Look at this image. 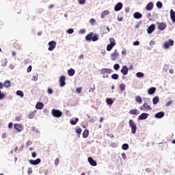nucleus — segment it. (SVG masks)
<instances>
[{"label": "nucleus", "mask_w": 175, "mask_h": 175, "mask_svg": "<svg viewBox=\"0 0 175 175\" xmlns=\"http://www.w3.org/2000/svg\"><path fill=\"white\" fill-rule=\"evenodd\" d=\"M40 162H42V159H40V158H38L36 160H32V159L29 160V163H30V165H33V166H36L37 165H39Z\"/></svg>", "instance_id": "nucleus-5"}, {"label": "nucleus", "mask_w": 175, "mask_h": 175, "mask_svg": "<svg viewBox=\"0 0 175 175\" xmlns=\"http://www.w3.org/2000/svg\"><path fill=\"white\" fill-rule=\"evenodd\" d=\"M44 107V104L43 103L38 102L36 105V109L37 110H42Z\"/></svg>", "instance_id": "nucleus-16"}, {"label": "nucleus", "mask_w": 175, "mask_h": 175, "mask_svg": "<svg viewBox=\"0 0 175 175\" xmlns=\"http://www.w3.org/2000/svg\"><path fill=\"white\" fill-rule=\"evenodd\" d=\"M129 148V144H123L122 145V150H124V151H126Z\"/></svg>", "instance_id": "nucleus-32"}, {"label": "nucleus", "mask_w": 175, "mask_h": 175, "mask_svg": "<svg viewBox=\"0 0 175 175\" xmlns=\"http://www.w3.org/2000/svg\"><path fill=\"white\" fill-rule=\"evenodd\" d=\"M8 128H9L10 129H12V128H13V123L10 122V123L8 124Z\"/></svg>", "instance_id": "nucleus-61"}, {"label": "nucleus", "mask_w": 175, "mask_h": 175, "mask_svg": "<svg viewBox=\"0 0 175 175\" xmlns=\"http://www.w3.org/2000/svg\"><path fill=\"white\" fill-rule=\"evenodd\" d=\"M109 42H110L109 44H111V45H112L113 46H116V40H114L113 38H111L109 39Z\"/></svg>", "instance_id": "nucleus-36"}, {"label": "nucleus", "mask_w": 175, "mask_h": 175, "mask_svg": "<svg viewBox=\"0 0 175 175\" xmlns=\"http://www.w3.org/2000/svg\"><path fill=\"white\" fill-rule=\"evenodd\" d=\"M75 132L78 135V137H79L80 135H81V132H83V130L81 129V128L79 127L77 129H75Z\"/></svg>", "instance_id": "nucleus-30"}, {"label": "nucleus", "mask_w": 175, "mask_h": 175, "mask_svg": "<svg viewBox=\"0 0 175 175\" xmlns=\"http://www.w3.org/2000/svg\"><path fill=\"white\" fill-rule=\"evenodd\" d=\"M111 77L113 80H118L120 76L118 75V74H113Z\"/></svg>", "instance_id": "nucleus-37"}, {"label": "nucleus", "mask_w": 175, "mask_h": 175, "mask_svg": "<svg viewBox=\"0 0 175 175\" xmlns=\"http://www.w3.org/2000/svg\"><path fill=\"white\" fill-rule=\"evenodd\" d=\"M113 69H114L115 70H118V69H120V64H115L113 65Z\"/></svg>", "instance_id": "nucleus-43"}, {"label": "nucleus", "mask_w": 175, "mask_h": 175, "mask_svg": "<svg viewBox=\"0 0 175 175\" xmlns=\"http://www.w3.org/2000/svg\"><path fill=\"white\" fill-rule=\"evenodd\" d=\"M88 161L89 162L90 165H91V166H96L97 165L96 161L94 160L92 157H89L88 158Z\"/></svg>", "instance_id": "nucleus-11"}, {"label": "nucleus", "mask_w": 175, "mask_h": 175, "mask_svg": "<svg viewBox=\"0 0 175 175\" xmlns=\"http://www.w3.org/2000/svg\"><path fill=\"white\" fill-rule=\"evenodd\" d=\"M117 57H118V52L117 51V49H116L114 52L111 54V59L112 61H116Z\"/></svg>", "instance_id": "nucleus-14"}, {"label": "nucleus", "mask_w": 175, "mask_h": 175, "mask_svg": "<svg viewBox=\"0 0 175 175\" xmlns=\"http://www.w3.org/2000/svg\"><path fill=\"white\" fill-rule=\"evenodd\" d=\"M133 17L136 19L142 18V17H143V14L139 12H137L133 14Z\"/></svg>", "instance_id": "nucleus-23"}, {"label": "nucleus", "mask_w": 175, "mask_h": 175, "mask_svg": "<svg viewBox=\"0 0 175 175\" xmlns=\"http://www.w3.org/2000/svg\"><path fill=\"white\" fill-rule=\"evenodd\" d=\"M122 159H126V154L125 153H122Z\"/></svg>", "instance_id": "nucleus-59"}, {"label": "nucleus", "mask_w": 175, "mask_h": 175, "mask_svg": "<svg viewBox=\"0 0 175 175\" xmlns=\"http://www.w3.org/2000/svg\"><path fill=\"white\" fill-rule=\"evenodd\" d=\"M55 166H58V165H59V158H57L55 160Z\"/></svg>", "instance_id": "nucleus-47"}, {"label": "nucleus", "mask_w": 175, "mask_h": 175, "mask_svg": "<svg viewBox=\"0 0 175 175\" xmlns=\"http://www.w3.org/2000/svg\"><path fill=\"white\" fill-rule=\"evenodd\" d=\"M101 73L103 75L105 73H107L108 75H110L111 73H113V70L110 68H103L101 69Z\"/></svg>", "instance_id": "nucleus-18"}, {"label": "nucleus", "mask_w": 175, "mask_h": 175, "mask_svg": "<svg viewBox=\"0 0 175 175\" xmlns=\"http://www.w3.org/2000/svg\"><path fill=\"white\" fill-rule=\"evenodd\" d=\"M49 48L48 50L49 51H53V50H54V49H55L56 46H57V42L52 40L50 41L49 43Z\"/></svg>", "instance_id": "nucleus-4"}, {"label": "nucleus", "mask_w": 175, "mask_h": 175, "mask_svg": "<svg viewBox=\"0 0 175 175\" xmlns=\"http://www.w3.org/2000/svg\"><path fill=\"white\" fill-rule=\"evenodd\" d=\"M85 1L86 0H78V3L79 5H84V3H85Z\"/></svg>", "instance_id": "nucleus-48"}, {"label": "nucleus", "mask_w": 175, "mask_h": 175, "mask_svg": "<svg viewBox=\"0 0 175 175\" xmlns=\"http://www.w3.org/2000/svg\"><path fill=\"white\" fill-rule=\"evenodd\" d=\"M136 77H137L138 79H142L144 77V73L142 72H138L136 73Z\"/></svg>", "instance_id": "nucleus-31"}, {"label": "nucleus", "mask_w": 175, "mask_h": 175, "mask_svg": "<svg viewBox=\"0 0 175 175\" xmlns=\"http://www.w3.org/2000/svg\"><path fill=\"white\" fill-rule=\"evenodd\" d=\"M31 144H32V142L28 140L26 145L28 146H31Z\"/></svg>", "instance_id": "nucleus-63"}, {"label": "nucleus", "mask_w": 175, "mask_h": 175, "mask_svg": "<svg viewBox=\"0 0 175 175\" xmlns=\"http://www.w3.org/2000/svg\"><path fill=\"white\" fill-rule=\"evenodd\" d=\"M92 36H94V33L93 32H91V33H88L85 36V40H88V42H91V40H92Z\"/></svg>", "instance_id": "nucleus-24"}, {"label": "nucleus", "mask_w": 175, "mask_h": 175, "mask_svg": "<svg viewBox=\"0 0 175 175\" xmlns=\"http://www.w3.org/2000/svg\"><path fill=\"white\" fill-rule=\"evenodd\" d=\"M110 14V12L109 10H104L101 12L100 17L101 18H103L104 17H106V16H109Z\"/></svg>", "instance_id": "nucleus-25"}, {"label": "nucleus", "mask_w": 175, "mask_h": 175, "mask_svg": "<svg viewBox=\"0 0 175 175\" xmlns=\"http://www.w3.org/2000/svg\"><path fill=\"white\" fill-rule=\"evenodd\" d=\"M172 103H173V101L170 100V101H167V103H166V106H170Z\"/></svg>", "instance_id": "nucleus-60"}, {"label": "nucleus", "mask_w": 175, "mask_h": 175, "mask_svg": "<svg viewBox=\"0 0 175 175\" xmlns=\"http://www.w3.org/2000/svg\"><path fill=\"white\" fill-rule=\"evenodd\" d=\"M120 72L123 75V76H126L129 72L128 67L126 66H123L122 69L120 70Z\"/></svg>", "instance_id": "nucleus-12"}, {"label": "nucleus", "mask_w": 175, "mask_h": 175, "mask_svg": "<svg viewBox=\"0 0 175 175\" xmlns=\"http://www.w3.org/2000/svg\"><path fill=\"white\" fill-rule=\"evenodd\" d=\"M27 73L32 72V66H29L27 70Z\"/></svg>", "instance_id": "nucleus-51"}, {"label": "nucleus", "mask_w": 175, "mask_h": 175, "mask_svg": "<svg viewBox=\"0 0 175 175\" xmlns=\"http://www.w3.org/2000/svg\"><path fill=\"white\" fill-rule=\"evenodd\" d=\"M94 88H91L89 90V92H94L95 91V85H93Z\"/></svg>", "instance_id": "nucleus-58"}, {"label": "nucleus", "mask_w": 175, "mask_h": 175, "mask_svg": "<svg viewBox=\"0 0 175 175\" xmlns=\"http://www.w3.org/2000/svg\"><path fill=\"white\" fill-rule=\"evenodd\" d=\"M66 32L69 35H72V33H73V32H75V29H73V28H70V29H67Z\"/></svg>", "instance_id": "nucleus-41"}, {"label": "nucleus", "mask_w": 175, "mask_h": 175, "mask_svg": "<svg viewBox=\"0 0 175 175\" xmlns=\"http://www.w3.org/2000/svg\"><path fill=\"white\" fill-rule=\"evenodd\" d=\"M156 6L158 9H162V6H163L162 2L157 1L156 3Z\"/></svg>", "instance_id": "nucleus-40"}, {"label": "nucleus", "mask_w": 175, "mask_h": 175, "mask_svg": "<svg viewBox=\"0 0 175 175\" xmlns=\"http://www.w3.org/2000/svg\"><path fill=\"white\" fill-rule=\"evenodd\" d=\"M122 6H124V4H122V3L121 2L118 3L114 7L115 12H120V10L122 9Z\"/></svg>", "instance_id": "nucleus-9"}, {"label": "nucleus", "mask_w": 175, "mask_h": 175, "mask_svg": "<svg viewBox=\"0 0 175 175\" xmlns=\"http://www.w3.org/2000/svg\"><path fill=\"white\" fill-rule=\"evenodd\" d=\"M79 33L81 35H83V33H85V29H81L79 30Z\"/></svg>", "instance_id": "nucleus-54"}, {"label": "nucleus", "mask_w": 175, "mask_h": 175, "mask_svg": "<svg viewBox=\"0 0 175 175\" xmlns=\"http://www.w3.org/2000/svg\"><path fill=\"white\" fill-rule=\"evenodd\" d=\"M66 80V77L64 75H62L59 77V85L60 87H65L66 85V82H65Z\"/></svg>", "instance_id": "nucleus-6"}, {"label": "nucleus", "mask_w": 175, "mask_h": 175, "mask_svg": "<svg viewBox=\"0 0 175 175\" xmlns=\"http://www.w3.org/2000/svg\"><path fill=\"white\" fill-rule=\"evenodd\" d=\"M47 92L48 94H49V95H51V94H53V89L49 88L47 90Z\"/></svg>", "instance_id": "nucleus-55"}, {"label": "nucleus", "mask_w": 175, "mask_h": 175, "mask_svg": "<svg viewBox=\"0 0 175 175\" xmlns=\"http://www.w3.org/2000/svg\"><path fill=\"white\" fill-rule=\"evenodd\" d=\"M155 91H157V88L152 87L148 90V94L149 95H154V94H155Z\"/></svg>", "instance_id": "nucleus-22"}, {"label": "nucleus", "mask_w": 175, "mask_h": 175, "mask_svg": "<svg viewBox=\"0 0 175 175\" xmlns=\"http://www.w3.org/2000/svg\"><path fill=\"white\" fill-rule=\"evenodd\" d=\"M14 128L18 131V132H21L23 131V125L20 124H14Z\"/></svg>", "instance_id": "nucleus-17"}, {"label": "nucleus", "mask_w": 175, "mask_h": 175, "mask_svg": "<svg viewBox=\"0 0 175 175\" xmlns=\"http://www.w3.org/2000/svg\"><path fill=\"white\" fill-rule=\"evenodd\" d=\"M6 65H8V59H5L4 63L1 64V66L5 67Z\"/></svg>", "instance_id": "nucleus-52"}, {"label": "nucleus", "mask_w": 175, "mask_h": 175, "mask_svg": "<svg viewBox=\"0 0 175 175\" xmlns=\"http://www.w3.org/2000/svg\"><path fill=\"white\" fill-rule=\"evenodd\" d=\"M135 102H137V103H143V99L142 98V97H140V96H137L135 97Z\"/></svg>", "instance_id": "nucleus-29"}, {"label": "nucleus", "mask_w": 175, "mask_h": 175, "mask_svg": "<svg viewBox=\"0 0 175 175\" xmlns=\"http://www.w3.org/2000/svg\"><path fill=\"white\" fill-rule=\"evenodd\" d=\"M129 114H131L132 116H139V114H140V111L137 109H131L129 111Z\"/></svg>", "instance_id": "nucleus-19"}, {"label": "nucleus", "mask_w": 175, "mask_h": 175, "mask_svg": "<svg viewBox=\"0 0 175 175\" xmlns=\"http://www.w3.org/2000/svg\"><path fill=\"white\" fill-rule=\"evenodd\" d=\"M89 135H90V131H88V129H85L84 131L83 132L82 136L83 139H87Z\"/></svg>", "instance_id": "nucleus-26"}, {"label": "nucleus", "mask_w": 175, "mask_h": 175, "mask_svg": "<svg viewBox=\"0 0 175 175\" xmlns=\"http://www.w3.org/2000/svg\"><path fill=\"white\" fill-rule=\"evenodd\" d=\"M152 103H153V105H157L158 103H159V97L154 96L152 98Z\"/></svg>", "instance_id": "nucleus-28"}, {"label": "nucleus", "mask_w": 175, "mask_h": 175, "mask_svg": "<svg viewBox=\"0 0 175 175\" xmlns=\"http://www.w3.org/2000/svg\"><path fill=\"white\" fill-rule=\"evenodd\" d=\"M31 129H32L33 132H35V133H40L39 130L38 129H36V127H35V126H33L31 128Z\"/></svg>", "instance_id": "nucleus-45"}, {"label": "nucleus", "mask_w": 175, "mask_h": 175, "mask_svg": "<svg viewBox=\"0 0 175 175\" xmlns=\"http://www.w3.org/2000/svg\"><path fill=\"white\" fill-rule=\"evenodd\" d=\"M67 73H68V76L72 77L75 76V74L76 73V71L75 70V69L70 68V69L67 70Z\"/></svg>", "instance_id": "nucleus-21"}, {"label": "nucleus", "mask_w": 175, "mask_h": 175, "mask_svg": "<svg viewBox=\"0 0 175 175\" xmlns=\"http://www.w3.org/2000/svg\"><path fill=\"white\" fill-rule=\"evenodd\" d=\"M106 102H107V105H111L112 103H114L113 101V99H111V98H107Z\"/></svg>", "instance_id": "nucleus-42"}, {"label": "nucleus", "mask_w": 175, "mask_h": 175, "mask_svg": "<svg viewBox=\"0 0 175 175\" xmlns=\"http://www.w3.org/2000/svg\"><path fill=\"white\" fill-rule=\"evenodd\" d=\"M90 24H94V23H95V20L94 18H91L90 20Z\"/></svg>", "instance_id": "nucleus-64"}, {"label": "nucleus", "mask_w": 175, "mask_h": 175, "mask_svg": "<svg viewBox=\"0 0 175 175\" xmlns=\"http://www.w3.org/2000/svg\"><path fill=\"white\" fill-rule=\"evenodd\" d=\"M16 95H18V96H21V98H23L24 97V92H23V91H21V90H17L16 91Z\"/></svg>", "instance_id": "nucleus-34"}, {"label": "nucleus", "mask_w": 175, "mask_h": 175, "mask_svg": "<svg viewBox=\"0 0 175 175\" xmlns=\"http://www.w3.org/2000/svg\"><path fill=\"white\" fill-rule=\"evenodd\" d=\"M38 75L33 76V79H32L31 80H33V81H38Z\"/></svg>", "instance_id": "nucleus-57"}, {"label": "nucleus", "mask_w": 175, "mask_h": 175, "mask_svg": "<svg viewBox=\"0 0 175 175\" xmlns=\"http://www.w3.org/2000/svg\"><path fill=\"white\" fill-rule=\"evenodd\" d=\"M143 107L145 109V110H152V108L150 105H148V104H147V103H145L143 105Z\"/></svg>", "instance_id": "nucleus-33"}, {"label": "nucleus", "mask_w": 175, "mask_h": 175, "mask_svg": "<svg viewBox=\"0 0 175 175\" xmlns=\"http://www.w3.org/2000/svg\"><path fill=\"white\" fill-rule=\"evenodd\" d=\"M140 44V42L139 40H136L135 42H133V46H139Z\"/></svg>", "instance_id": "nucleus-50"}, {"label": "nucleus", "mask_w": 175, "mask_h": 175, "mask_svg": "<svg viewBox=\"0 0 175 175\" xmlns=\"http://www.w3.org/2000/svg\"><path fill=\"white\" fill-rule=\"evenodd\" d=\"M27 174L28 175L32 174V168L31 167L28 168Z\"/></svg>", "instance_id": "nucleus-53"}, {"label": "nucleus", "mask_w": 175, "mask_h": 175, "mask_svg": "<svg viewBox=\"0 0 175 175\" xmlns=\"http://www.w3.org/2000/svg\"><path fill=\"white\" fill-rule=\"evenodd\" d=\"M165 117V112L160 111L154 114V118L157 119L163 118Z\"/></svg>", "instance_id": "nucleus-15"}, {"label": "nucleus", "mask_w": 175, "mask_h": 175, "mask_svg": "<svg viewBox=\"0 0 175 175\" xmlns=\"http://www.w3.org/2000/svg\"><path fill=\"white\" fill-rule=\"evenodd\" d=\"M97 40H99V37L98 36V35H93L92 37V41L96 42Z\"/></svg>", "instance_id": "nucleus-35"}, {"label": "nucleus", "mask_w": 175, "mask_h": 175, "mask_svg": "<svg viewBox=\"0 0 175 175\" xmlns=\"http://www.w3.org/2000/svg\"><path fill=\"white\" fill-rule=\"evenodd\" d=\"M125 84L124 83H121L120 85H119V88L120 90V91L122 92L125 90Z\"/></svg>", "instance_id": "nucleus-38"}, {"label": "nucleus", "mask_w": 175, "mask_h": 175, "mask_svg": "<svg viewBox=\"0 0 175 175\" xmlns=\"http://www.w3.org/2000/svg\"><path fill=\"white\" fill-rule=\"evenodd\" d=\"M150 117V114L147 113H142L141 115L139 116L138 120L139 121H143L144 120H147Z\"/></svg>", "instance_id": "nucleus-7"}, {"label": "nucleus", "mask_w": 175, "mask_h": 175, "mask_svg": "<svg viewBox=\"0 0 175 175\" xmlns=\"http://www.w3.org/2000/svg\"><path fill=\"white\" fill-rule=\"evenodd\" d=\"M157 28L159 29V31H164V29L166 28L167 25L166 23L164 22L157 23Z\"/></svg>", "instance_id": "nucleus-8"}, {"label": "nucleus", "mask_w": 175, "mask_h": 175, "mask_svg": "<svg viewBox=\"0 0 175 175\" xmlns=\"http://www.w3.org/2000/svg\"><path fill=\"white\" fill-rule=\"evenodd\" d=\"M113 47H114L113 45H111V44H108L107 45V51H111V50L113 49Z\"/></svg>", "instance_id": "nucleus-39"}, {"label": "nucleus", "mask_w": 175, "mask_h": 175, "mask_svg": "<svg viewBox=\"0 0 175 175\" xmlns=\"http://www.w3.org/2000/svg\"><path fill=\"white\" fill-rule=\"evenodd\" d=\"M33 117H35V115L31 112L29 116H27V118H29V120H32V118H33Z\"/></svg>", "instance_id": "nucleus-46"}, {"label": "nucleus", "mask_w": 175, "mask_h": 175, "mask_svg": "<svg viewBox=\"0 0 175 175\" xmlns=\"http://www.w3.org/2000/svg\"><path fill=\"white\" fill-rule=\"evenodd\" d=\"M172 46H174V40L169 39L167 41L164 42L163 49L167 50V49H170V47H172Z\"/></svg>", "instance_id": "nucleus-1"}, {"label": "nucleus", "mask_w": 175, "mask_h": 175, "mask_svg": "<svg viewBox=\"0 0 175 175\" xmlns=\"http://www.w3.org/2000/svg\"><path fill=\"white\" fill-rule=\"evenodd\" d=\"M3 84V87H5V88H10V85H12V83L9 80H6Z\"/></svg>", "instance_id": "nucleus-27"}, {"label": "nucleus", "mask_w": 175, "mask_h": 175, "mask_svg": "<svg viewBox=\"0 0 175 175\" xmlns=\"http://www.w3.org/2000/svg\"><path fill=\"white\" fill-rule=\"evenodd\" d=\"M154 31H155V25L154 24L150 25L147 29V32L148 34L152 33V32H154Z\"/></svg>", "instance_id": "nucleus-10"}, {"label": "nucleus", "mask_w": 175, "mask_h": 175, "mask_svg": "<svg viewBox=\"0 0 175 175\" xmlns=\"http://www.w3.org/2000/svg\"><path fill=\"white\" fill-rule=\"evenodd\" d=\"M70 124H71V125H76V124H77L75 120H70Z\"/></svg>", "instance_id": "nucleus-56"}, {"label": "nucleus", "mask_w": 175, "mask_h": 175, "mask_svg": "<svg viewBox=\"0 0 175 175\" xmlns=\"http://www.w3.org/2000/svg\"><path fill=\"white\" fill-rule=\"evenodd\" d=\"M152 9H154V3L152 2H149L146 6V10L148 12H151V10H152Z\"/></svg>", "instance_id": "nucleus-13"}, {"label": "nucleus", "mask_w": 175, "mask_h": 175, "mask_svg": "<svg viewBox=\"0 0 175 175\" xmlns=\"http://www.w3.org/2000/svg\"><path fill=\"white\" fill-rule=\"evenodd\" d=\"M170 18L172 23H175V12L172 9L170 10Z\"/></svg>", "instance_id": "nucleus-20"}, {"label": "nucleus", "mask_w": 175, "mask_h": 175, "mask_svg": "<svg viewBox=\"0 0 175 175\" xmlns=\"http://www.w3.org/2000/svg\"><path fill=\"white\" fill-rule=\"evenodd\" d=\"M31 156H32L33 158H36V152H33L31 153Z\"/></svg>", "instance_id": "nucleus-62"}, {"label": "nucleus", "mask_w": 175, "mask_h": 175, "mask_svg": "<svg viewBox=\"0 0 175 175\" xmlns=\"http://www.w3.org/2000/svg\"><path fill=\"white\" fill-rule=\"evenodd\" d=\"M81 90H82L81 88H76V92H77V94H81Z\"/></svg>", "instance_id": "nucleus-49"}, {"label": "nucleus", "mask_w": 175, "mask_h": 175, "mask_svg": "<svg viewBox=\"0 0 175 175\" xmlns=\"http://www.w3.org/2000/svg\"><path fill=\"white\" fill-rule=\"evenodd\" d=\"M129 125L130 128H131V133H133V135H135L136 133V131L137 129L136 123H135V122H133V120L132 119H131L129 121Z\"/></svg>", "instance_id": "nucleus-2"}, {"label": "nucleus", "mask_w": 175, "mask_h": 175, "mask_svg": "<svg viewBox=\"0 0 175 175\" xmlns=\"http://www.w3.org/2000/svg\"><path fill=\"white\" fill-rule=\"evenodd\" d=\"M4 98H5V94L0 90V100H2V99H4Z\"/></svg>", "instance_id": "nucleus-44"}, {"label": "nucleus", "mask_w": 175, "mask_h": 175, "mask_svg": "<svg viewBox=\"0 0 175 175\" xmlns=\"http://www.w3.org/2000/svg\"><path fill=\"white\" fill-rule=\"evenodd\" d=\"M51 114L53 117H55V118H60V117H62V111L59 109H53L51 110Z\"/></svg>", "instance_id": "nucleus-3"}]
</instances>
